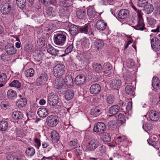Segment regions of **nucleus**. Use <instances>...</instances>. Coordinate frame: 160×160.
I'll list each match as a JSON object with an SVG mask.
<instances>
[{
	"label": "nucleus",
	"instance_id": "nucleus-1",
	"mask_svg": "<svg viewBox=\"0 0 160 160\" xmlns=\"http://www.w3.org/2000/svg\"><path fill=\"white\" fill-rule=\"evenodd\" d=\"M66 33L64 32L55 34L53 38L55 44L57 45H63L66 41Z\"/></svg>",
	"mask_w": 160,
	"mask_h": 160
},
{
	"label": "nucleus",
	"instance_id": "nucleus-2",
	"mask_svg": "<svg viewBox=\"0 0 160 160\" xmlns=\"http://www.w3.org/2000/svg\"><path fill=\"white\" fill-rule=\"evenodd\" d=\"M65 70V67L62 64H58L53 68V73L56 77H59L63 75Z\"/></svg>",
	"mask_w": 160,
	"mask_h": 160
},
{
	"label": "nucleus",
	"instance_id": "nucleus-3",
	"mask_svg": "<svg viewBox=\"0 0 160 160\" xmlns=\"http://www.w3.org/2000/svg\"><path fill=\"white\" fill-rule=\"evenodd\" d=\"M59 122V118L55 115L48 116L46 118V122L49 127H53L56 126Z\"/></svg>",
	"mask_w": 160,
	"mask_h": 160
},
{
	"label": "nucleus",
	"instance_id": "nucleus-4",
	"mask_svg": "<svg viewBox=\"0 0 160 160\" xmlns=\"http://www.w3.org/2000/svg\"><path fill=\"white\" fill-rule=\"evenodd\" d=\"M48 75L43 72L39 75L36 81V84L37 86L44 85L46 83L48 80Z\"/></svg>",
	"mask_w": 160,
	"mask_h": 160
},
{
	"label": "nucleus",
	"instance_id": "nucleus-5",
	"mask_svg": "<svg viewBox=\"0 0 160 160\" xmlns=\"http://www.w3.org/2000/svg\"><path fill=\"white\" fill-rule=\"evenodd\" d=\"M59 98L56 93L52 92L48 95L47 102L51 106L56 105L59 102Z\"/></svg>",
	"mask_w": 160,
	"mask_h": 160
},
{
	"label": "nucleus",
	"instance_id": "nucleus-6",
	"mask_svg": "<svg viewBox=\"0 0 160 160\" xmlns=\"http://www.w3.org/2000/svg\"><path fill=\"white\" fill-rule=\"evenodd\" d=\"M106 129V126L104 123L98 122L95 124L93 131L98 135H100L104 132Z\"/></svg>",
	"mask_w": 160,
	"mask_h": 160
},
{
	"label": "nucleus",
	"instance_id": "nucleus-7",
	"mask_svg": "<svg viewBox=\"0 0 160 160\" xmlns=\"http://www.w3.org/2000/svg\"><path fill=\"white\" fill-rule=\"evenodd\" d=\"M12 4L11 0H7L6 3L1 7L0 11L3 14H7L10 12Z\"/></svg>",
	"mask_w": 160,
	"mask_h": 160
},
{
	"label": "nucleus",
	"instance_id": "nucleus-8",
	"mask_svg": "<svg viewBox=\"0 0 160 160\" xmlns=\"http://www.w3.org/2000/svg\"><path fill=\"white\" fill-rule=\"evenodd\" d=\"M151 44L152 49L155 51L160 50V41L157 38H153L151 40Z\"/></svg>",
	"mask_w": 160,
	"mask_h": 160
},
{
	"label": "nucleus",
	"instance_id": "nucleus-9",
	"mask_svg": "<svg viewBox=\"0 0 160 160\" xmlns=\"http://www.w3.org/2000/svg\"><path fill=\"white\" fill-rule=\"evenodd\" d=\"M130 15V11L127 9H122L119 12L118 17L121 19H124L128 18Z\"/></svg>",
	"mask_w": 160,
	"mask_h": 160
},
{
	"label": "nucleus",
	"instance_id": "nucleus-10",
	"mask_svg": "<svg viewBox=\"0 0 160 160\" xmlns=\"http://www.w3.org/2000/svg\"><path fill=\"white\" fill-rule=\"evenodd\" d=\"M58 13L59 16L61 17L64 16L65 17H68L69 16L70 11L68 7L62 6L59 9Z\"/></svg>",
	"mask_w": 160,
	"mask_h": 160
},
{
	"label": "nucleus",
	"instance_id": "nucleus-11",
	"mask_svg": "<svg viewBox=\"0 0 160 160\" xmlns=\"http://www.w3.org/2000/svg\"><path fill=\"white\" fill-rule=\"evenodd\" d=\"M99 144V142L97 139H93L87 145V148L88 150L93 151L98 146Z\"/></svg>",
	"mask_w": 160,
	"mask_h": 160
},
{
	"label": "nucleus",
	"instance_id": "nucleus-12",
	"mask_svg": "<svg viewBox=\"0 0 160 160\" xmlns=\"http://www.w3.org/2000/svg\"><path fill=\"white\" fill-rule=\"evenodd\" d=\"M139 20L138 21L137 25L133 27L136 30L143 31L146 30L147 28L145 27V24L144 22L142 16L141 18H138Z\"/></svg>",
	"mask_w": 160,
	"mask_h": 160
},
{
	"label": "nucleus",
	"instance_id": "nucleus-13",
	"mask_svg": "<svg viewBox=\"0 0 160 160\" xmlns=\"http://www.w3.org/2000/svg\"><path fill=\"white\" fill-rule=\"evenodd\" d=\"M104 44L103 40L97 39L94 41L93 47L94 50H99L103 48Z\"/></svg>",
	"mask_w": 160,
	"mask_h": 160
},
{
	"label": "nucleus",
	"instance_id": "nucleus-14",
	"mask_svg": "<svg viewBox=\"0 0 160 160\" xmlns=\"http://www.w3.org/2000/svg\"><path fill=\"white\" fill-rule=\"evenodd\" d=\"M5 50L7 54L9 55L14 54L17 52L16 49L13 45L10 43L7 44L5 46Z\"/></svg>",
	"mask_w": 160,
	"mask_h": 160
},
{
	"label": "nucleus",
	"instance_id": "nucleus-15",
	"mask_svg": "<svg viewBox=\"0 0 160 160\" xmlns=\"http://www.w3.org/2000/svg\"><path fill=\"white\" fill-rule=\"evenodd\" d=\"M65 85L64 79L62 78H56L54 81V86L57 89L63 88Z\"/></svg>",
	"mask_w": 160,
	"mask_h": 160
},
{
	"label": "nucleus",
	"instance_id": "nucleus-16",
	"mask_svg": "<svg viewBox=\"0 0 160 160\" xmlns=\"http://www.w3.org/2000/svg\"><path fill=\"white\" fill-rule=\"evenodd\" d=\"M46 12L47 17L50 18L55 17L57 15L56 9L51 6L48 7L46 8Z\"/></svg>",
	"mask_w": 160,
	"mask_h": 160
},
{
	"label": "nucleus",
	"instance_id": "nucleus-17",
	"mask_svg": "<svg viewBox=\"0 0 160 160\" xmlns=\"http://www.w3.org/2000/svg\"><path fill=\"white\" fill-rule=\"evenodd\" d=\"M47 51L50 54L55 56H58L59 51L55 49L50 44H48L46 47Z\"/></svg>",
	"mask_w": 160,
	"mask_h": 160
},
{
	"label": "nucleus",
	"instance_id": "nucleus-18",
	"mask_svg": "<svg viewBox=\"0 0 160 160\" xmlns=\"http://www.w3.org/2000/svg\"><path fill=\"white\" fill-rule=\"evenodd\" d=\"M86 78L85 75L83 74L78 75L75 78L74 82L76 84L79 85H81L85 82Z\"/></svg>",
	"mask_w": 160,
	"mask_h": 160
},
{
	"label": "nucleus",
	"instance_id": "nucleus-19",
	"mask_svg": "<svg viewBox=\"0 0 160 160\" xmlns=\"http://www.w3.org/2000/svg\"><path fill=\"white\" fill-rule=\"evenodd\" d=\"M101 91V87L98 84L95 83L92 85L90 88V92L92 94L98 93Z\"/></svg>",
	"mask_w": 160,
	"mask_h": 160
},
{
	"label": "nucleus",
	"instance_id": "nucleus-20",
	"mask_svg": "<svg viewBox=\"0 0 160 160\" xmlns=\"http://www.w3.org/2000/svg\"><path fill=\"white\" fill-rule=\"evenodd\" d=\"M37 113L40 117L45 118L49 114V111L46 108L42 107L39 108Z\"/></svg>",
	"mask_w": 160,
	"mask_h": 160
},
{
	"label": "nucleus",
	"instance_id": "nucleus-21",
	"mask_svg": "<svg viewBox=\"0 0 160 160\" xmlns=\"http://www.w3.org/2000/svg\"><path fill=\"white\" fill-rule=\"evenodd\" d=\"M148 116L150 120L153 121H158L159 119V114L156 111H150L149 113Z\"/></svg>",
	"mask_w": 160,
	"mask_h": 160
},
{
	"label": "nucleus",
	"instance_id": "nucleus-22",
	"mask_svg": "<svg viewBox=\"0 0 160 160\" xmlns=\"http://www.w3.org/2000/svg\"><path fill=\"white\" fill-rule=\"evenodd\" d=\"M107 26V23L102 20H98L96 24V28L100 31H102L105 29Z\"/></svg>",
	"mask_w": 160,
	"mask_h": 160
},
{
	"label": "nucleus",
	"instance_id": "nucleus-23",
	"mask_svg": "<svg viewBox=\"0 0 160 160\" xmlns=\"http://www.w3.org/2000/svg\"><path fill=\"white\" fill-rule=\"evenodd\" d=\"M68 26H70L69 31L72 35H76L79 33V28L76 25L69 23Z\"/></svg>",
	"mask_w": 160,
	"mask_h": 160
},
{
	"label": "nucleus",
	"instance_id": "nucleus-24",
	"mask_svg": "<svg viewBox=\"0 0 160 160\" xmlns=\"http://www.w3.org/2000/svg\"><path fill=\"white\" fill-rule=\"evenodd\" d=\"M12 116L14 120H20L23 117V114L22 112L16 110L12 112Z\"/></svg>",
	"mask_w": 160,
	"mask_h": 160
},
{
	"label": "nucleus",
	"instance_id": "nucleus-25",
	"mask_svg": "<svg viewBox=\"0 0 160 160\" xmlns=\"http://www.w3.org/2000/svg\"><path fill=\"white\" fill-rule=\"evenodd\" d=\"M8 98L10 100H13L17 97V94L16 91L12 89L9 90L7 93Z\"/></svg>",
	"mask_w": 160,
	"mask_h": 160
},
{
	"label": "nucleus",
	"instance_id": "nucleus-26",
	"mask_svg": "<svg viewBox=\"0 0 160 160\" xmlns=\"http://www.w3.org/2000/svg\"><path fill=\"white\" fill-rule=\"evenodd\" d=\"M88 16L91 18H93L97 15L96 12L93 7L89 6L87 10Z\"/></svg>",
	"mask_w": 160,
	"mask_h": 160
},
{
	"label": "nucleus",
	"instance_id": "nucleus-27",
	"mask_svg": "<svg viewBox=\"0 0 160 160\" xmlns=\"http://www.w3.org/2000/svg\"><path fill=\"white\" fill-rule=\"evenodd\" d=\"M121 83L119 79H112L110 84V87L112 89H116L120 86Z\"/></svg>",
	"mask_w": 160,
	"mask_h": 160
},
{
	"label": "nucleus",
	"instance_id": "nucleus-28",
	"mask_svg": "<svg viewBox=\"0 0 160 160\" xmlns=\"http://www.w3.org/2000/svg\"><path fill=\"white\" fill-rule=\"evenodd\" d=\"M119 109V106L118 105H115L112 106L109 108L108 112L110 114L114 115L118 112Z\"/></svg>",
	"mask_w": 160,
	"mask_h": 160
},
{
	"label": "nucleus",
	"instance_id": "nucleus-29",
	"mask_svg": "<svg viewBox=\"0 0 160 160\" xmlns=\"http://www.w3.org/2000/svg\"><path fill=\"white\" fill-rule=\"evenodd\" d=\"M76 15L77 17L78 18L83 19L86 17V10L83 9H79L77 11Z\"/></svg>",
	"mask_w": 160,
	"mask_h": 160
},
{
	"label": "nucleus",
	"instance_id": "nucleus-30",
	"mask_svg": "<svg viewBox=\"0 0 160 160\" xmlns=\"http://www.w3.org/2000/svg\"><path fill=\"white\" fill-rule=\"evenodd\" d=\"M143 10L145 13L147 14H150L151 13L153 10V6L151 4L148 3L144 5Z\"/></svg>",
	"mask_w": 160,
	"mask_h": 160
},
{
	"label": "nucleus",
	"instance_id": "nucleus-31",
	"mask_svg": "<svg viewBox=\"0 0 160 160\" xmlns=\"http://www.w3.org/2000/svg\"><path fill=\"white\" fill-rule=\"evenodd\" d=\"M64 80L65 83L68 87H71L73 85V80L71 76L68 75L65 77Z\"/></svg>",
	"mask_w": 160,
	"mask_h": 160
},
{
	"label": "nucleus",
	"instance_id": "nucleus-32",
	"mask_svg": "<svg viewBox=\"0 0 160 160\" xmlns=\"http://www.w3.org/2000/svg\"><path fill=\"white\" fill-rule=\"evenodd\" d=\"M27 103V100L26 98H22L17 102L16 105L19 108L25 107Z\"/></svg>",
	"mask_w": 160,
	"mask_h": 160
},
{
	"label": "nucleus",
	"instance_id": "nucleus-33",
	"mask_svg": "<svg viewBox=\"0 0 160 160\" xmlns=\"http://www.w3.org/2000/svg\"><path fill=\"white\" fill-rule=\"evenodd\" d=\"M74 92L72 90H67L65 93V98L67 100H70L72 99L73 97Z\"/></svg>",
	"mask_w": 160,
	"mask_h": 160
},
{
	"label": "nucleus",
	"instance_id": "nucleus-34",
	"mask_svg": "<svg viewBox=\"0 0 160 160\" xmlns=\"http://www.w3.org/2000/svg\"><path fill=\"white\" fill-rule=\"evenodd\" d=\"M8 122L5 120L0 121V130L2 131H6L8 128Z\"/></svg>",
	"mask_w": 160,
	"mask_h": 160
},
{
	"label": "nucleus",
	"instance_id": "nucleus-35",
	"mask_svg": "<svg viewBox=\"0 0 160 160\" xmlns=\"http://www.w3.org/2000/svg\"><path fill=\"white\" fill-rule=\"evenodd\" d=\"M81 45L83 48L88 49L89 48L90 43L88 39L85 37L82 39Z\"/></svg>",
	"mask_w": 160,
	"mask_h": 160
},
{
	"label": "nucleus",
	"instance_id": "nucleus-36",
	"mask_svg": "<svg viewBox=\"0 0 160 160\" xmlns=\"http://www.w3.org/2000/svg\"><path fill=\"white\" fill-rule=\"evenodd\" d=\"M102 112L101 109L97 108H93L91 110V114L94 117H97Z\"/></svg>",
	"mask_w": 160,
	"mask_h": 160
},
{
	"label": "nucleus",
	"instance_id": "nucleus-37",
	"mask_svg": "<svg viewBox=\"0 0 160 160\" xmlns=\"http://www.w3.org/2000/svg\"><path fill=\"white\" fill-rule=\"evenodd\" d=\"M35 152V149L31 146L28 147L26 150V154L28 156L32 157L33 156Z\"/></svg>",
	"mask_w": 160,
	"mask_h": 160
},
{
	"label": "nucleus",
	"instance_id": "nucleus-38",
	"mask_svg": "<svg viewBox=\"0 0 160 160\" xmlns=\"http://www.w3.org/2000/svg\"><path fill=\"white\" fill-rule=\"evenodd\" d=\"M104 71L103 72L105 74H108L110 73V70L112 68L110 63L107 62L105 63L103 65Z\"/></svg>",
	"mask_w": 160,
	"mask_h": 160
},
{
	"label": "nucleus",
	"instance_id": "nucleus-39",
	"mask_svg": "<svg viewBox=\"0 0 160 160\" xmlns=\"http://www.w3.org/2000/svg\"><path fill=\"white\" fill-rule=\"evenodd\" d=\"M118 123L120 125H122L125 123L126 118L123 114L119 113L118 115Z\"/></svg>",
	"mask_w": 160,
	"mask_h": 160
},
{
	"label": "nucleus",
	"instance_id": "nucleus-40",
	"mask_svg": "<svg viewBox=\"0 0 160 160\" xmlns=\"http://www.w3.org/2000/svg\"><path fill=\"white\" fill-rule=\"evenodd\" d=\"M147 141L149 145L153 146L157 150H159L160 145L158 142L152 141V139H148Z\"/></svg>",
	"mask_w": 160,
	"mask_h": 160
},
{
	"label": "nucleus",
	"instance_id": "nucleus-41",
	"mask_svg": "<svg viewBox=\"0 0 160 160\" xmlns=\"http://www.w3.org/2000/svg\"><path fill=\"white\" fill-rule=\"evenodd\" d=\"M101 137L102 139L104 142H109L111 141V137L110 134L107 132L104 133Z\"/></svg>",
	"mask_w": 160,
	"mask_h": 160
},
{
	"label": "nucleus",
	"instance_id": "nucleus-42",
	"mask_svg": "<svg viewBox=\"0 0 160 160\" xmlns=\"http://www.w3.org/2000/svg\"><path fill=\"white\" fill-rule=\"evenodd\" d=\"M135 88L130 85L127 86L125 88V91L128 94L133 95L134 92Z\"/></svg>",
	"mask_w": 160,
	"mask_h": 160
},
{
	"label": "nucleus",
	"instance_id": "nucleus-43",
	"mask_svg": "<svg viewBox=\"0 0 160 160\" xmlns=\"http://www.w3.org/2000/svg\"><path fill=\"white\" fill-rule=\"evenodd\" d=\"M52 138L56 142L58 141L59 139V136L58 132L56 131H52L51 133Z\"/></svg>",
	"mask_w": 160,
	"mask_h": 160
},
{
	"label": "nucleus",
	"instance_id": "nucleus-44",
	"mask_svg": "<svg viewBox=\"0 0 160 160\" xmlns=\"http://www.w3.org/2000/svg\"><path fill=\"white\" fill-rule=\"evenodd\" d=\"M9 86L17 88H20L21 86V84L18 80H14L12 81L9 84Z\"/></svg>",
	"mask_w": 160,
	"mask_h": 160
},
{
	"label": "nucleus",
	"instance_id": "nucleus-45",
	"mask_svg": "<svg viewBox=\"0 0 160 160\" xmlns=\"http://www.w3.org/2000/svg\"><path fill=\"white\" fill-rule=\"evenodd\" d=\"M79 32L82 33H84L87 34L89 29V26L86 24L82 27L78 26Z\"/></svg>",
	"mask_w": 160,
	"mask_h": 160
},
{
	"label": "nucleus",
	"instance_id": "nucleus-46",
	"mask_svg": "<svg viewBox=\"0 0 160 160\" xmlns=\"http://www.w3.org/2000/svg\"><path fill=\"white\" fill-rule=\"evenodd\" d=\"M108 127L112 130L116 129L117 127V122L115 120H112L108 123Z\"/></svg>",
	"mask_w": 160,
	"mask_h": 160
},
{
	"label": "nucleus",
	"instance_id": "nucleus-47",
	"mask_svg": "<svg viewBox=\"0 0 160 160\" xmlns=\"http://www.w3.org/2000/svg\"><path fill=\"white\" fill-rule=\"evenodd\" d=\"M93 68L94 70L98 73L101 72L102 69L101 64L98 63L94 64L93 66Z\"/></svg>",
	"mask_w": 160,
	"mask_h": 160
},
{
	"label": "nucleus",
	"instance_id": "nucleus-48",
	"mask_svg": "<svg viewBox=\"0 0 160 160\" xmlns=\"http://www.w3.org/2000/svg\"><path fill=\"white\" fill-rule=\"evenodd\" d=\"M7 160H21V157L8 154L6 156Z\"/></svg>",
	"mask_w": 160,
	"mask_h": 160
},
{
	"label": "nucleus",
	"instance_id": "nucleus-49",
	"mask_svg": "<svg viewBox=\"0 0 160 160\" xmlns=\"http://www.w3.org/2000/svg\"><path fill=\"white\" fill-rule=\"evenodd\" d=\"M0 106L2 109L6 110L9 108L10 104L8 101H3L1 102Z\"/></svg>",
	"mask_w": 160,
	"mask_h": 160
},
{
	"label": "nucleus",
	"instance_id": "nucleus-50",
	"mask_svg": "<svg viewBox=\"0 0 160 160\" xmlns=\"http://www.w3.org/2000/svg\"><path fill=\"white\" fill-rule=\"evenodd\" d=\"M17 6L20 8H23L26 4V0H16Z\"/></svg>",
	"mask_w": 160,
	"mask_h": 160
},
{
	"label": "nucleus",
	"instance_id": "nucleus-51",
	"mask_svg": "<svg viewBox=\"0 0 160 160\" xmlns=\"http://www.w3.org/2000/svg\"><path fill=\"white\" fill-rule=\"evenodd\" d=\"M34 73V70L32 68H30L25 71V74L27 77H31L33 75Z\"/></svg>",
	"mask_w": 160,
	"mask_h": 160
},
{
	"label": "nucleus",
	"instance_id": "nucleus-52",
	"mask_svg": "<svg viewBox=\"0 0 160 160\" xmlns=\"http://www.w3.org/2000/svg\"><path fill=\"white\" fill-rule=\"evenodd\" d=\"M131 6L132 8L134 10V11L137 12L138 18H142V14L141 13V10L137 9L136 7L133 5V3H131Z\"/></svg>",
	"mask_w": 160,
	"mask_h": 160
},
{
	"label": "nucleus",
	"instance_id": "nucleus-53",
	"mask_svg": "<svg viewBox=\"0 0 160 160\" xmlns=\"http://www.w3.org/2000/svg\"><path fill=\"white\" fill-rule=\"evenodd\" d=\"M114 97L113 95H110L107 98L106 101L108 103L110 104H112L114 101Z\"/></svg>",
	"mask_w": 160,
	"mask_h": 160
},
{
	"label": "nucleus",
	"instance_id": "nucleus-54",
	"mask_svg": "<svg viewBox=\"0 0 160 160\" xmlns=\"http://www.w3.org/2000/svg\"><path fill=\"white\" fill-rule=\"evenodd\" d=\"M78 145V142L76 140H74L73 141H70L69 143L70 147L72 148H75L77 147Z\"/></svg>",
	"mask_w": 160,
	"mask_h": 160
},
{
	"label": "nucleus",
	"instance_id": "nucleus-55",
	"mask_svg": "<svg viewBox=\"0 0 160 160\" xmlns=\"http://www.w3.org/2000/svg\"><path fill=\"white\" fill-rule=\"evenodd\" d=\"M7 79V76L5 73H2L0 75V83H4Z\"/></svg>",
	"mask_w": 160,
	"mask_h": 160
},
{
	"label": "nucleus",
	"instance_id": "nucleus-56",
	"mask_svg": "<svg viewBox=\"0 0 160 160\" xmlns=\"http://www.w3.org/2000/svg\"><path fill=\"white\" fill-rule=\"evenodd\" d=\"M138 5L139 7H143L144 5L148 3L146 0H138Z\"/></svg>",
	"mask_w": 160,
	"mask_h": 160
},
{
	"label": "nucleus",
	"instance_id": "nucleus-57",
	"mask_svg": "<svg viewBox=\"0 0 160 160\" xmlns=\"http://www.w3.org/2000/svg\"><path fill=\"white\" fill-rule=\"evenodd\" d=\"M33 46L30 44L26 45L25 47V51L27 52H30L33 51Z\"/></svg>",
	"mask_w": 160,
	"mask_h": 160
},
{
	"label": "nucleus",
	"instance_id": "nucleus-58",
	"mask_svg": "<svg viewBox=\"0 0 160 160\" xmlns=\"http://www.w3.org/2000/svg\"><path fill=\"white\" fill-rule=\"evenodd\" d=\"M73 44L69 45L65 50V53L66 54H68L71 52L73 49Z\"/></svg>",
	"mask_w": 160,
	"mask_h": 160
},
{
	"label": "nucleus",
	"instance_id": "nucleus-59",
	"mask_svg": "<svg viewBox=\"0 0 160 160\" xmlns=\"http://www.w3.org/2000/svg\"><path fill=\"white\" fill-rule=\"evenodd\" d=\"M148 21L149 24L151 26H154L156 23V20L152 18H149L148 19Z\"/></svg>",
	"mask_w": 160,
	"mask_h": 160
},
{
	"label": "nucleus",
	"instance_id": "nucleus-60",
	"mask_svg": "<svg viewBox=\"0 0 160 160\" xmlns=\"http://www.w3.org/2000/svg\"><path fill=\"white\" fill-rule=\"evenodd\" d=\"M159 82L160 80L158 77H153L152 80V86H153L154 84H155L158 82Z\"/></svg>",
	"mask_w": 160,
	"mask_h": 160
},
{
	"label": "nucleus",
	"instance_id": "nucleus-61",
	"mask_svg": "<svg viewBox=\"0 0 160 160\" xmlns=\"http://www.w3.org/2000/svg\"><path fill=\"white\" fill-rule=\"evenodd\" d=\"M153 89H152L153 91L157 92V90L160 88V83L158 82L155 84H154L153 86H152Z\"/></svg>",
	"mask_w": 160,
	"mask_h": 160
},
{
	"label": "nucleus",
	"instance_id": "nucleus-62",
	"mask_svg": "<svg viewBox=\"0 0 160 160\" xmlns=\"http://www.w3.org/2000/svg\"><path fill=\"white\" fill-rule=\"evenodd\" d=\"M34 142L36 143V147L38 149H39L41 145L40 140L38 138H35Z\"/></svg>",
	"mask_w": 160,
	"mask_h": 160
},
{
	"label": "nucleus",
	"instance_id": "nucleus-63",
	"mask_svg": "<svg viewBox=\"0 0 160 160\" xmlns=\"http://www.w3.org/2000/svg\"><path fill=\"white\" fill-rule=\"evenodd\" d=\"M100 152L102 153H104L106 152V148L104 146L102 145L98 148Z\"/></svg>",
	"mask_w": 160,
	"mask_h": 160
},
{
	"label": "nucleus",
	"instance_id": "nucleus-64",
	"mask_svg": "<svg viewBox=\"0 0 160 160\" xmlns=\"http://www.w3.org/2000/svg\"><path fill=\"white\" fill-rule=\"evenodd\" d=\"M50 4L56 7H57L58 5L56 0H49L48 5Z\"/></svg>",
	"mask_w": 160,
	"mask_h": 160
}]
</instances>
